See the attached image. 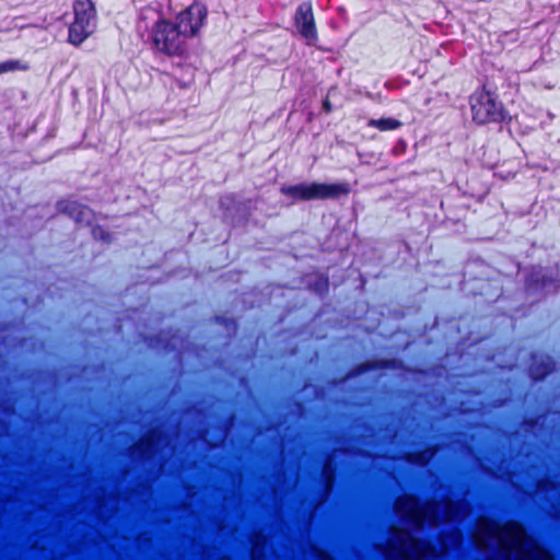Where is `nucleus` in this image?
Returning <instances> with one entry per match:
<instances>
[{"label": "nucleus", "mask_w": 560, "mask_h": 560, "mask_svg": "<svg viewBox=\"0 0 560 560\" xmlns=\"http://www.w3.org/2000/svg\"><path fill=\"white\" fill-rule=\"evenodd\" d=\"M151 48L155 54L173 58H184L188 54L187 39L173 21L158 19L149 33Z\"/></svg>", "instance_id": "f257e3e1"}, {"label": "nucleus", "mask_w": 560, "mask_h": 560, "mask_svg": "<svg viewBox=\"0 0 560 560\" xmlns=\"http://www.w3.org/2000/svg\"><path fill=\"white\" fill-rule=\"evenodd\" d=\"M28 69V63L22 62L18 59H9L3 62H0V74L10 71H27Z\"/></svg>", "instance_id": "f8f14e48"}, {"label": "nucleus", "mask_w": 560, "mask_h": 560, "mask_svg": "<svg viewBox=\"0 0 560 560\" xmlns=\"http://www.w3.org/2000/svg\"><path fill=\"white\" fill-rule=\"evenodd\" d=\"M93 234H94L95 237L100 236L105 242H110V240H112L110 234L105 232L101 228L94 229L93 230Z\"/></svg>", "instance_id": "2eb2a0df"}, {"label": "nucleus", "mask_w": 560, "mask_h": 560, "mask_svg": "<svg viewBox=\"0 0 560 560\" xmlns=\"http://www.w3.org/2000/svg\"><path fill=\"white\" fill-rule=\"evenodd\" d=\"M472 120L477 125L501 124L506 121L508 112L503 104L486 88L476 90L469 96Z\"/></svg>", "instance_id": "7ed1b4c3"}, {"label": "nucleus", "mask_w": 560, "mask_h": 560, "mask_svg": "<svg viewBox=\"0 0 560 560\" xmlns=\"http://www.w3.org/2000/svg\"><path fill=\"white\" fill-rule=\"evenodd\" d=\"M56 207L59 213L68 215L77 223L89 222L93 213L89 206L71 199H61Z\"/></svg>", "instance_id": "1a4fd4ad"}, {"label": "nucleus", "mask_w": 560, "mask_h": 560, "mask_svg": "<svg viewBox=\"0 0 560 560\" xmlns=\"http://www.w3.org/2000/svg\"><path fill=\"white\" fill-rule=\"evenodd\" d=\"M368 126L376 128L380 131H392L400 128L402 122L394 117H382L378 119H370Z\"/></svg>", "instance_id": "9b49d317"}, {"label": "nucleus", "mask_w": 560, "mask_h": 560, "mask_svg": "<svg viewBox=\"0 0 560 560\" xmlns=\"http://www.w3.org/2000/svg\"><path fill=\"white\" fill-rule=\"evenodd\" d=\"M323 106H324L325 112L329 113L331 110V105H330L329 101H325Z\"/></svg>", "instance_id": "f3484780"}, {"label": "nucleus", "mask_w": 560, "mask_h": 560, "mask_svg": "<svg viewBox=\"0 0 560 560\" xmlns=\"http://www.w3.org/2000/svg\"><path fill=\"white\" fill-rule=\"evenodd\" d=\"M207 18L208 9L205 3L191 2L176 15L174 24L188 40L198 35L201 27L206 24Z\"/></svg>", "instance_id": "39448f33"}, {"label": "nucleus", "mask_w": 560, "mask_h": 560, "mask_svg": "<svg viewBox=\"0 0 560 560\" xmlns=\"http://www.w3.org/2000/svg\"><path fill=\"white\" fill-rule=\"evenodd\" d=\"M398 368V360L394 358H382V359H372L360 362L351 368L348 373L349 377H354L362 375L368 372L378 371V370H395Z\"/></svg>", "instance_id": "9d476101"}, {"label": "nucleus", "mask_w": 560, "mask_h": 560, "mask_svg": "<svg viewBox=\"0 0 560 560\" xmlns=\"http://www.w3.org/2000/svg\"><path fill=\"white\" fill-rule=\"evenodd\" d=\"M95 2H73V21L68 27L67 42L75 47L89 38L96 27Z\"/></svg>", "instance_id": "20e7f679"}, {"label": "nucleus", "mask_w": 560, "mask_h": 560, "mask_svg": "<svg viewBox=\"0 0 560 560\" xmlns=\"http://www.w3.org/2000/svg\"><path fill=\"white\" fill-rule=\"evenodd\" d=\"M547 288H560V279L547 273L541 269L530 271L525 279V289L528 293L536 294Z\"/></svg>", "instance_id": "6e6552de"}, {"label": "nucleus", "mask_w": 560, "mask_h": 560, "mask_svg": "<svg viewBox=\"0 0 560 560\" xmlns=\"http://www.w3.org/2000/svg\"><path fill=\"white\" fill-rule=\"evenodd\" d=\"M174 81H175L176 86L182 89V90L188 89L190 86L189 82H184V81H182L179 79H176V78L174 79Z\"/></svg>", "instance_id": "dca6fc26"}, {"label": "nucleus", "mask_w": 560, "mask_h": 560, "mask_svg": "<svg viewBox=\"0 0 560 560\" xmlns=\"http://www.w3.org/2000/svg\"><path fill=\"white\" fill-rule=\"evenodd\" d=\"M408 462L416 463V464H422L425 459V453L424 452H411L408 454L407 457Z\"/></svg>", "instance_id": "4468645a"}, {"label": "nucleus", "mask_w": 560, "mask_h": 560, "mask_svg": "<svg viewBox=\"0 0 560 560\" xmlns=\"http://www.w3.org/2000/svg\"><path fill=\"white\" fill-rule=\"evenodd\" d=\"M294 26L305 39L306 45L313 46L318 40V32L312 9V2H301L294 15Z\"/></svg>", "instance_id": "423d86ee"}, {"label": "nucleus", "mask_w": 560, "mask_h": 560, "mask_svg": "<svg viewBox=\"0 0 560 560\" xmlns=\"http://www.w3.org/2000/svg\"><path fill=\"white\" fill-rule=\"evenodd\" d=\"M556 363L549 354L532 353L528 365L529 377L541 382L555 371Z\"/></svg>", "instance_id": "0eeeda50"}, {"label": "nucleus", "mask_w": 560, "mask_h": 560, "mask_svg": "<svg viewBox=\"0 0 560 560\" xmlns=\"http://www.w3.org/2000/svg\"><path fill=\"white\" fill-rule=\"evenodd\" d=\"M351 187L348 183H301L282 186L280 192L293 201L328 200L348 196Z\"/></svg>", "instance_id": "f03ea898"}, {"label": "nucleus", "mask_w": 560, "mask_h": 560, "mask_svg": "<svg viewBox=\"0 0 560 560\" xmlns=\"http://www.w3.org/2000/svg\"><path fill=\"white\" fill-rule=\"evenodd\" d=\"M328 278L327 277H320L315 283H314V290L318 292L319 294H326L328 292Z\"/></svg>", "instance_id": "ddd939ff"}]
</instances>
